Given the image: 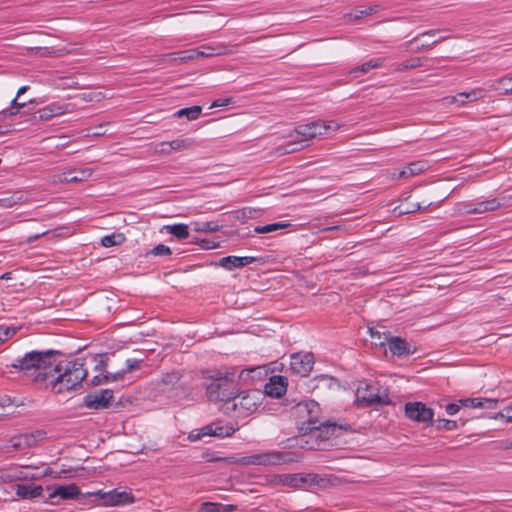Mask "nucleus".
Here are the masks:
<instances>
[{"mask_svg":"<svg viewBox=\"0 0 512 512\" xmlns=\"http://www.w3.org/2000/svg\"><path fill=\"white\" fill-rule=\"evenodd\" d=\"M59 354L55 350L30 351L23 357L15 359L11 366L19 369L23 374L36 384L49 386L57 367L53 357Z\"/></svg>","mask_w":512,"mask_h":512,"instance_id":"nucleus-1","label":"nucleus"},{"mask_svg":"<svg viewBox=\"0 0 512 512\" xmlns=\"http://www.w3.org/2000/svg\"><path fill=\"white\" fill-rule=\"evenodd\" d=\"M55 367H57V370L52 376L49 386L56 394L75 390L86 379L87 370L82 358H76L65 363H56Z\"/></svg>","mask_w":512,"mask_h":512,"instance_id":"nucleus-2","label":"nucleus"},{"mask_svg":"<svg viewBox=\"0 0 512 512\" xmlns=\"http://www.w3.org/2000/svg\"><path fill=\"white\" fill-rule=\"evenodd\" d=\"M264 398L265 395L260 390H237L230 401L220 406V410L226 415L245 418L258 410Z\"/></svg>","mask_w":512,"mask_h":512,"instance_id":"nucleus-3","label":"nucleus"},{"mask_svg":"<svg viewBox=\"0 0 512 512\" xmlns=\"http://www.w3.org/2000/svg\"><path fill=\"white\" fill-rule=\"evenodd\" d=\"M341 125L335 121H314L308 124L299 125L293 134L290 135L291 141L287 142L284 149L285 153H292L304 147L303 142H307L317 136L327 135L330 131H337Z\"/></svg>","mask_w":512,"mask_h":512,"instance_id":"nucleus-4","label":"nucleus"},{"mask_svg":"<svg viewBox=\"0 0 512 512\" xmlns=\"http://www.w3.org/2000/svg\"><path fill=\"white\" fill-rule=\"evenodd\" d=\"M231 376L232 374L222 375L218 373L216 377L212 378L206 389V395L210 401L221 402L222 405L231 400L235 391H237Z\"/></svg>","mask_w":512,"mask_h":512,"instance_id":"nucleus-5","label":"nucleus"},{"mask_svg":"<svg viewBox=\"0 0 512 512\" xmlns=\"http://www.w3.org/2000/svg\"><path fill=\"white\" fill-rule=\"evenodd\" d=\"M277 481L283 486L294 489H302L305 486L325 488L330 484V480L327 476L315 473L282 474L277 476Z\"/></svg>","mask_w":512,"mask_h":512,"instance_id":"nucleus-6","label":"nucleus"},{"mask_svg":"<svg viewBox=\"0 0 512 512\" xmlns=\"http://www.w3.org/2000/svg\"><path fill=\"white\" fill-rule=\"evenodd\" d=\"M357 400L367 407H382L391 403L388 392L381 391L377 382H362L357 389Z\"/></svg>","mask_w":512,"mask_h":512,"instance_id":"nucleus-7","label":"nucleus"},{"mask_svg":"<svg viewBox=\"0 0 512 512\" xmlns=\"http://www.w3.org/2000/svg\"><path fill=\"white\" fill-rule=\"evenodd\" d=\"M245 459L247 464L263 466H276L298 461V457L294 453L276 450L253 454Z\"/></svg>","mask_w":512,"mask_h":512,"instance_id":"nucleus-8","label":"nucleus"},{"mask_svg":"<svg viewBox=\"0 0 512 512\" xmlns=\"http://www.w3.org/2000/svg\"><path fill=\"white\" fill-rule=\"evenodd\" d=\"M405 416L414 422L432 425L434 411L423 402H407L405 404Z\"/></svg>","mask_w":512,"mask_h":512,"instance_id":"nucleus-9","label":"nucleus"},{"mask_svg":"<svg viewBox=\"0 0 512 512\" xmlns=\"http://www.w3.org/2000/svg\"><path fill=\"white\" fill-rule=\"evenodd\" d=\"M113 395L114 394L111 389H101L85 395L83 398V404L89 409L103 410L109 407L110 401L113 399Z\"/></svg>","mask_w":512,"mask_h":512,"instance_id":"nucleus-10","label":"nucleus"},{"mask_svg":"<svg viewBox=\"0 0 512 512\" xmlns=\"http://www.w3.org/2000/svg\"><path fill=\"white\" fill-rule=\"evenodd\" d=\"M313 365L314 357L311 353H294L290 357V369L301 377L308 376Z\"/></svg>","mask_w":512,"mask_h":512,"instance_id":"nucleus-11","label":"nucleus"},{"mask_svg":"<svg viewBox=\"0 0 512 512\" xmlns=\"http://www.w3.org/2000/svg\"><path fill=\"white\" fill-rule=\"evenodd\" d=\"M196 49L197 58H209L215 56L228 55L234 52L228 45L222 42L204 44Z\"/></svg>","mask_w":512,"mask_h":512,"instance_id":"nucleus-12","label":"nucleus"},{"mask_svg":"<svg viewBox=\"0 0 512 512\" xmlns=\"http://www.w3.org/2000/svg\"><path fill=\"white\" fill-rule=\"evenodd\" d=\"M500 207L501 202L497 198L479 202H466L463 204V209L466 214H483L495 211Z\"/></svg>","mask_w":512,"mask_h":512,"instance_id":"nucleus-13","label":"nucleus"},{"mask_svg":"<svg viewBox=\"0 0 512 512\" xmlns=\"http://www.w3.org/2000/svg\"><path fill=\"white\" fill-rule=\"evenodd\" d=\"M42 437V432L26 433L14 436L9 441V446L15 451H21L33 447Z\"/></svg>","mask_w":512,"mask_h":512,"instance_id":"nucleus-14","label":"nucleus"},{"mask_svg":"<svg viewBox=\"0 0 512 512\" xmlns=\"http://www.w3.org/2000/svg\"><path fill=\"white\" fill-rule=\"evenodd\" d=\"M486 96V90L481 87L473 88L470 91L460 92L455 96L447 97L448 103L463 106L467 102H475Z\"/></svg>","mask_w":512,"mask_h":512,"instance_id":"nucleus-15","label":"nucleus"},{"mask_svg":"<svg viewBox=\"0 0 512 512\" xmlns=\"http://www.w3.org/2000/svg\"><path fill=\"white\" fill-rule=\"evenodd\" d=\"M93 174L91 168L73 169L57 176L55 181L59 183H79L88 180Z\"/></svg>","mask_w":512,"mask_h":512,"instance_id":"nucleus-16","label":"nucleus"},{"mask_svg":"<svg viewBox=\"0 0 512 512\" xmlns=\"http://www.w3.org/2000/svg\"><path fill=\"white\" fill-rule=\"evenodd\" d=\"M287 390V379L281 375H273L265 385L263 394L270 397L280 398Z\"/></svg>","mask_w":512,"mask_h":512,"instance_id":"nucleus-17","label":"nucleus"},{"mask_svg":"<svg viewBox=\"0 0 512 512\" xmlns=\"http://www.w3.org/2000/svg\"><path fill=\"white\" fill-rule=\"evenodd\" d=\"M47 490L50 491L49 498L51 499L56 497H59L63 500L75 499L81 493L76 484H69L66 486L57 485L53 487L48 486Z\"/></svg>","mask_w":512,"mask_h":512,"instance_id":"nucleus-18","label":"nucleus"},{"mask_svg":"<svg viewBox=\"0 0 512 512\" xmlns=\"http://www.w3.org/2000/svg\"><path fill=\"white\" fill-rule=\"evenodd\" d=\"M91 496L99 497L104 499L105 504L119 505L133 502V497L127 492H117L115 490L108 492L107 494H101V491L89 493Z\"/></svg>","mask_w":512,"mask_h":512,"instance_id":"nucleus-19","label":"nucleus"},{"mask_svg":"<svg viewBox=\"0 0 512 512\" xmlns=\"http://www.w3.org/2000/svg\"><path fill=\"white\" fill-rule=\"evenodd\" d=\"M459 403L468 408L496 409L503 400L478 397L461 399Z\"/></svg>","mask_w":512,"mask_h":512,"instance_id":"nucleus-20","label":"nucleus"},{"mask_svg":"<svg viewBox=\"0 0 512 512\" xmlns=\"http://www.w3.org/2000/svg\"><path fill=\"white\" fill-rule=\"evenodd\" d=\"M201 431L202 434H207V436L225 438L231 436L235 432V428L232 425H223L220 422H214L202 427Z\"/></svg>","mask_w":512,"mask_h":512,"instance_id":"nucleus-21","label":"nucleus"},{"mask_svg":"<svg viewBox=\"0 0 512 512\" xmlns=\"http://www.w3.org/2000/svg\"><path fill=\"white\" fill-rule=\"evenodd\" d=\"M389 350L394 356L402 357L411 355L413 352L410 350L405 339L401 337L385 336Z\"/></svg>","mask_w":512,"mask_h":512,"instance_id":"nucleus-22","label":"nucleus"},{"mask_svg":"<svg viewBox=\"0 0 512 512\" xmlns=\"http://www.w3.org/2000/svg\"><path fill=\"white\" fill-rule=\"evenodd\" d=\"M254 261H255V257H251V256L239 257V256L230 255V256L221 258L218 262V265L228 271H231L233 269L241 268L246 265H249V264L253 263Z\"/></svg>","mask_w":512,"mask_h":512,"instance_id":"nucleus-23","label":"nucleus"},{"mask_svg":"<svg viewBox=\"0 0 512 512\" xmlns=\"http://www.w3.org/2000/svg\"><path fill=\"white\" fill-rule=\"evenodd\" d=\"M15 493L22 499H34L42 496L43 488L41 485L18 484Z\"/></svg>","mask_w":512,"mask_h":512,"instance_id":"nucleus-24","label":"nucleus"},{"mask_svg":"<svg viewBox=\"0 0 512 512\" xmlns=\"http://www.w3.org/2000/svg\"><path fill=\"white\" fill-rule=\"evenodd\" d=\"M182 376H183V374H182L181 370H177V369L169 371V372H165L161 375L158 385L162 386V388H161L162 391L173 389L179 383Z\"/></svg>","mask_w":512,"mask_h":512,"instance_id":"nucleus-25","label":"nucleus"},{"mask_svg":"<svg viewBox=\"0 0 512 512\" xmlns=\"http://www.w3.org/2000/svg\"><path fill=\"white\" fill-rule=\"evenodd\" d=\"M27 202V196L23 191H14L11 193H6L3 197L0 198V207L1 208H11L17 204H23Z\"/></svg>","mask_w":512,"mask_h":512,"instance_id":"nucleus-26","label":"nucleus"},{"mask_svg":"<svg viewBox=\"0 0 512 512\" xmlns=\"http://www.w3.org/2000/svg\"><path fill=\"white\" fill-rule=\"evenodd\" d=\"M50 469L46 468L43 471H40L37 467L25 466L22 470L19 471L17 478L19 480L27 481V480H39L50 474Z\"/></svg>","mask_w":512,"mask_h":512,"instance_id":"nucleus-27","label":"nucleus"},{"mask_svg":"<svg viewBox=\"0 0 512 512\" xmlns=\"http://www.w3.org/2000/svg\"><path fill=\"white\" fill-rule=\"evenodd\" d=\"M195 140L193 138H179L172 141H165L160 143V147L168 146L169 150H164L166 154L171 153L172 151H180L184 149H189L194 146Z\"/></svg>","mask_w":512,"mask_h":512,"instance_id":"nucleus-28","label":"nucleus"},{"mask_svg":"<svg viewBox=\"0 0 512 512\" xmlns=\"http://www.w3.org/2000/svg\"><path fill=\"white\" fill-rule=\"evenodd\" d=\"M65 108L62 105L52 103L45 107L40 108L37 113L39 115L40 120H49L54 116H59L64 114Z\"/></svg>","mask_w":512,"mask_h":512,"instance_id":"nucleus-29","label":"nucleus"},{"mask_svg":"<svg viewBox=\"0 0 512 512\" xmlns=\"http://www.w3.org/2000/svg\"><path fill=\"white\" fill-rule=\"evenodd\" d=\"M384 61L380 58L378 59H371L365 63H363L362 65L358 66V67H355L353 68L352 70H350L349 74L353 77H358L359 74H366L368 73L371 69H374V68H379L383 65Z\"/></svg>","mask_w":512,"mask_h":512,"instance_id":"nucleus-30","label":"nucleus"},{"mask_svg":"<svg viewBox=\"0 0 512 512\" xmlns=\"http://www.w3.org/2000/svg\"><path fill=\"white\" fill-rule=\"evenodd\" d=\"M235 510V505L213 502H203L199 509L200 512H234Z\"/></svg>","mask_w":512,"mask_h":512,"instance_id":"nucleus-31","label":"nucleus"},{"mask_svg":"<svg viewBox=\"0 0 512 512\" xmlns=\"http://www.w3.org/2000/svg\"><path fill=\"white\" fill-rule=\"evenodd\" d=\"M427 168L428 165L424 161L412 162L399 173V177L402 178L415 176L424 172Z\"/></svg>","mask_w":512,"mask_h":512,"instance_id":"nucleus-32","label":"nucleus"},{"mask_svg":"<svg viewBox=\"0 0 512 512\" xmlns=\"http://www.w3.org/2000/svg\"><path fill=\"white\" fill-rule=\"evenodd\" d=\"M168 233L175 236L178 239H186L189 237V227L186 224H174L167 225L164 227Z\"/></svg>","mask_w":512,"mask_h":512,"instance_id":"nucleus-33","label":"nucleus"},{"mask_svg":"<svg viewBox=\"0 0 512 512\" xmlns=\"http://www.w3.org/2000/svg\"><path fill=\"white\" fill-rule=\"evenodd\" d=\"M290 225L291 224L288 222H276L267 225H258L254 228V232L257 234H267L287 228Z\"/></svg>","mask_w":512,"mask_h":512,"instance_id":"nucleus-34","label":"nucleus"},{"mask_svg":"<svg viewBox=\"0 0 512 512\" xmlns=\"http://www.w3.org/2000/svg\"><path fill=\"white\" fill-rule=\"evenodd\" d=\"M202 108L200 106H191L182 108L175 112L176 117H186L189 121L196 120L201 114Z\"/></svg>","mask_w":512,"mask_h":512,"instance_id":"nucleus-35","label":"nucleus"},{"mask_svg":"<svg viewBox=\"0 0 512 512\" xmlns=\"http://www.w3.org/2000/svg\"><path fill=\"white\" fill-rule=\"evenodd\" d=\"M125 236L122 233H112L110 235H106L101 239V245L103 247L109 248L117 245H121L125 241Z\"/></svg>","mask_w":512,"mask_h":512,"instance_id":"nucleus-36","label":"nucleus"},{"mask_svg":"<svg viewBox=\"0 0 512 512\" xmlns=\"http://www.w3.org/2000/svg\"><path fill=\"white\" fill-rule=\"evenodd\" d=\"M18 98H19V97H17V96H16V97L11 101V103H10L11 107H10V108L3 109V110L0 112V114H1V116H2V118H7V117L14 116V115H16V114L19 112V110H20L21 108L25 107L26 103H24V102H23V103L18 102Z\"/></svg>","mask_w":512,"mask_h":512,"instance_id":"nucleus-37","label":"nucleus"},{"mask_svg":"<svg viewBox=\"0 0 512 512\" xmlns=\"http://www.w3.org/2000/svg\"><path fill=\"white\" fill-rule=\"evenodd\" d=\"M194 230L197 232H217L220 229L218 223L213 221L207 222H194Z\"/></svg>","mask_w":512,"mask_h":512,"instance_id":"nucleus-38","label":"nucleus"},{"mask_svg":"<svg viewBox=\"0 0 512 512\" xmlns=\"http://www.w3.org/2000/svg\"><path fill=\"white\" fill-rule=\"evenodd\" d=\"M435 426L439 430H447L452 431L456 430L458 428V424L455 420H449V419H437L435 421Z\"/></svg>","mask_w":512,"mask_h":512,"instance_id":"nucleus-39","label":"nucleus"},{"mask_svg":"<svg viewBox=\"0 0 512 512\" xmlns=\"http://www.w3.org/2000/svg\"><path fill=\"white\" fill-rule=\"evenodd\" d=\"M179 54V63H185L187 61H192L197 59L196 49H188L184 51L178 52Z\"/></svg>","mask_w":512,"mask_h":512,"instance_id":"nucleus-40","label":"nucleus"},{"mask_svg":"<svg viewBox=\"0 0 512 512\" xmlns=\"http://www.w3.org/2000/svg\"><path fill=\"white\" fill-rule=\"evenodd\" d=\"M370 335L372 339L375 340L376 345L385 346L387 341L385 340V336H389L385 332L382 334L380 331H377L373 328H369Z\"/></svg>","mask_w":512,"mask_h":512,"instance_id":"nucleus-41","label":"nucleus"},{"mask_svg":"<svg viewBox=\"0 0 512 512\" xmlns=\"http://www.w3.org/2000/svg\"><path fill=\"white\" fill-rule=\"evenodd\" d=\"M379 8L380 7L378 5H372L364 10H356L354 13V18L360 19L364 16H369V15L375 14L379 11Z\"/></svg>","mask_w":512,"mask_h":512,"instance_id":"nucleus-42","label":"nucleus"},{"mask_svg":"<svg viewBox=\"0 0 512 512\" xmlns=\"http://www.w3.org/2000/svg\"><path fill=\"white\" fill-rule=\"evenodd\" d=\"M171 253V249L164 244H158L150 251V254L154 256H167Z\"/></svg>","mask_w":512,"mask_h":512,"instance_id":"nucleus-43","label":"nucleus"},{"mask_svg":"<svg viewBox=\"0 0 512 512\" xmlns=\"http://www.w3.org/2000/svg\"><path fill=\"white\" fill-rule=\"evenodd\" d=\"M93 359L94 361H96V365L94 367V370L98 373V374H105V370H106V367H107V363L103 357V355H95L93 356Z\"/></svg>","mask_w":512,"mask_h":512,"instance_id":"nucleus-44","label":"nucleus"},{"mask_svg":"<svg viewBox=\"0 0 512 512\" xmlns=\"http://www.w3.org/2000/svg\"><path fill=\"white\" fill-rule=\"evenodd\" d=\"M16 333L15 328L0 326V344L7 341Z\"/></svg>","mask_w":512,"mask_h":512,"instance_id":"nucleus-45","label":"nucleus"},{"mask_svg":"<svg viewBox=\"0 0 512 512\" xmlns=\"http://www.w3.org/2000/svg\"><path fill=\"white\" fill-rule=\"evenodd\" d=\"M110 381V375H105V374H97L95 375L92 379H90L88 381V384L89 385H92V386H97V385H101V384H104V383H108Z\"/></svg>","mask_w":512,"mask_h":512,"instance_id":"nucleus-46","label":"nucleus"},{"mask_svg":"<svg viewBox=\"0 0 512 512\" xmlns=\"http://www.w3.org/2000/svg\"><path fill=\"white\" fill-rule=\"evenodd\" d=\"M142 360L138 359H127L125 362L126 368L123 370L124 373L138 370L141 366Z\"/></svg>","mask_w":512,"mask_h":512,"instance_id":"nucleus-47","label":"nucleus"},{"mask_svg":"<svg viewBox=\"0 0 512 512\" xmlns=\"http://www.w3.org/2000/svg\"><path fill=\"white\" fill-rule=\"evenodd\" d=\"M420 66H422V59L419 57L409 59L402 63L403 69H412V68H417Z\"/></svg>","mask_w":512,"mask_h":512,"instance_id":"nucleus-48","label":"nucleus"},{"mask_svg":"<svg viewBox=\"0 0 512 512\" xmlns=\"http://www.w3.org/2000/svg\"><path fill=\"white\" fill-rule=\"evenodd\" d=\"M78 85L77 81H75L72 78L69 77H63L60 79V83L58 84L59 87L63 89L67 88H76Z\"/></svg>","mask_w":512,"mask_h":512,"instance_id":"nucleus-49","label":"nucleus"},{"mask_svg":"<svg viewBox=\"0 0 512 512\" xmlns=\"http://www.w3.org/2000/svg\"><path fill=\"white\" fill-rule=\"evenodd\" d=\"M28 50L30 51L31 55H36V56H48L51 54L50 49L47 47H44V48L33 47V48H29Z\"/></svg>","mask_w":512,"mask_h":512,"instance_id":"nucleus-50","label":"nucleus"},{"mask_svg":"<svg viewBox=\"0 0 512 512\" xmlns=\"http://www.w3.org/2000/svg\"><path fill=\"white\" fill-rule=\"evenodd\" d=\"M231 102H232V99H231V98L216 99V100H214V101L211 103L210 108H216V107H223V106H227V105H229Z\"/></svg>","mask_w":512,"mask_h":512,"instance_id":"nucleus-51","label":"nucleus"},{"mask_svg":"<svg viewBox=\"0 0 512 512\" xmlns=\"http://www.w3.org/2000/svg\"><path fill=\"white\" fill-rule=\"evenodd\" d=\"M199 245L206 250L214 249L218 247V244L211 240L203 239L200 242H198Z\"/></svg>","mask_w":512,"mask_h":512,"instance_id":"nucleus-52","label":"nucleus"},{"mask_svg":"<svg viewBox=\"0 0 512 512\" xmlns=\"http://www.w3.org/2000/svg\"><path fill=\"white\" fill-rule=\"evenodd\" d=\"M460 404L450 403L446 406L445 410L448 415H455L460 410Z\"/></svg>","mask_w":512,"mask_h":512,"instance_id":"nucleus-53","label":"nucleus"},{"mask_svg":"<svg viewBox=\"0 0 512 512\" xmlns=\"http://www.w3.org/2000/svg\"><path fill=\"white\" fill-rule=\"evenodd\" d=\"M165 60H168L171 63H177L179 62V54L178 52L175 53H169L163 56Z\"/></svg>","mask_w":512,"mask_h":512,"instance_id":"nucleus-54","label":"nucleus"},{"mask_svg":"<svg viewBox=\"0 0 512 512\" xmlns=\"http://www.w3.org/2000/svg\"><path fill=\"white\" fill-rule=\"evenodd\" d=\"M49 234V231H44V232H41V233H38V234H34V235H31L29 236L27 239H26V242L28 244L30 243H33L34 241L38 240L39 238H41L42 236H45V235H48Z\"/></svg>","mask_w":512,"mask_h":512,"instance_id":"nucleus-55","label":"nucleus"},{"mask_svg":"<svg viewBox=\"0 0 512 512\" xmlns=\"http://www.w3.org/2000/svg\"><path fill=\"white\" fill-rule=\"evenodd\" d=\"M203 436H207V434H202V431L200 429L198 432H195V431L191 432L188 436V439L190 441H196V440L201 439Z\"/></svg>","mask_w":512,"mask_h":512,"instance_id":"nucleus-56","label":"nucleus"},{"mask_svg":"<svg viewBox=\"0 0 512 512\" xmlns=\"http://www.w3.org/2000/svg\"><path fill=\"white\" fill-rule=\"evenodd\" d=\"M124 371H120V372H117V373H106L105 375H110V381L109 382H114V381H117L121 378H123L124 376Z\"/></svg>","mask_w":512,"mask_h":512,"instance_id":"nucleus-57","label":"nucleus"},{"mask_svg":"<svg viewBox=\"0 0 512 512\" xmlns=\"http://www.w3.org/2000/svg\"><path fill=\"white\" fill-rule=\"evenodd\" d=\"M438 32H440V30H427V31H425V32H423V33H421V34L417 35V36L413 39V41H416L417 39H419V38H420V37H422V36H434V35H436Z\"/></svg>","mask_w":512,"mask_h":512,"instance_id":"nucleus-58","label":"nucleus"},{"mask_svg":"<svg viewBox=\"0 0 512 512\" xmlns=\"http://www.w3.org/2000/svg\"><path fill=\"white\" fill-rule=\"evenodd\" d=\"M430 205H431V203H427V204L423 207V209H426V208H427V207H429ZM421 209H422V206H421L419 203H416V204H413V205H412L411 209H409V210L407 211V213H410V212H416V211H419V210H421Z\"/></svg>","mask_w":512,"mask_h":512,"instance_id":"nucleus-59","label":"nucleus"},{"mask_svg":"<svg viewBox=\"0 0 512 512\" xmlns=\"http://www.w3.org/2000/svg\"><path fill=\"white\" fill-rule=\"evenodd\" d=\"M491 418L492 419H503L507 422L506 411H504V408H503L502 411L495 413L494 415L491 416Z\"/></svg>","mask_w":512,"mask_h":512,"instance_id":"nucleus-60","label":"nucleus"},{"mask_svg":"<svg viewBox=\"0 0 512 512\" xmlns=\"http://www.w3.org/2000/svg\"><path fill=\"white\" fill-rule=\"evenodd\" d=\"M504 411H506L507 422H512V404L504 407Z\"/></svg>","mask_w":512,"mask_h":512,"instance_id":"nucleus-61","label":"nucleus"},{"mask_svg":"<svg viewBox=\"0 0 512 512\" xmlns=\"http://www.w3.org/2000/svg\"><path fill=\"white\" fill-rule=\"evenodd\" d=\"M321 423H318L317 421H312V420H309V429L311 431L313 430H319L320 427H321Z\"/></svg>","mask_w":512,"mask_h":512,"instance_id":"nucleus-62","label":"nucleus"},{"mask_svg":"<svg viewBox=\"0 0 512 512\" xmlns=\"http://www.w3.org/2000/svg\"><path fill=\"white\" fill-rule=\"evenodd\" d=\"M448 38H449V36H442L439 39L433 41L431 44L423 45L422 48H430V47L434 46L435 44H437V43H439L441 41H444V40H446Z\"/></svg>","mask_w":512,"mask_h":512,"instance_id":"nucleus-63","label":"nucleus"},{"mask_svg":"<svg viewBox=\"0 0 512 512\" xmlns=\"http://www.w3.org/2000/svg\"><path fill=\"white\" fill-rule=\"evenodd\" d=\"M28 87L27 86H22L18 89L17 91V97H19L20 95L24 94L26 91H27Z\"/></svg>","mask_w":512,"mask_h":512,"instance_id":"nucleus-64","label":"nucleus"}]
</instances>
